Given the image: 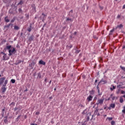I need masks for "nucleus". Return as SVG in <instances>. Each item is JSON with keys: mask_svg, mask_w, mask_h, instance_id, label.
I'll return each instance as SVG.
<instances>
[{"mask_svg": "<svg viewBox=\"0 0 125 125\" xmlns=\"http://www.w3.org/2000/svg\"><path fill=\"white\" fill-rule=\"evenodd\" d=\"M90 117H91V120H92V119H93V115H91V113H90V112L88 113V114H87V116H86V121L85 122H88V121H89L90 120Z\"/></svg>", "mask_w": 125, "mask_h": 125, "instance_id": "f257e3e1", "label": "nucleus"}, {"mask_svg": "<svg viewBox=\"0 0 125 125\" xmlns=\"http://www.w3.org/2000/svg\"><path fill=\"white\" fill-rule=\"evenodd\" d=\"M104 99H99L97 101V104L98 105H102L103 104V103L104 102Z\"/></svg>", "mask_w": 125, "mask_h": 125, "instance_id": "f03ea898", "label": "nucleus"}, {"mask_svg": "<svg viewBox=\"0 0 125 125\" xmlns=\"http://www.w3.org/2000/svg\"><path fill=\"white\" fill-rule=\"evenodd\" d=\"M5 79V77H3L0 78V85H1V84H2V83H4Z\"/></svg>", "mask_w": 125, "mask_h": 125, "instance_id": "7ed1b4c3", "label": "nucleus"}, {"mask_svg": "<svg viewBox=\"0 0 125 125\" xmlns=\"http://www.w3.org/2000/svg\"><path fill=\"white\" fill-rule=\"evenodd\" d=\"M107 83V81L104 80L103 79H102L100 82L98 83V85H99L100 83H102V84H105Z\"/></svg>", "mask_w": 125, "mask_h": 125, "instance_id": "20e7f679", "label": "nucleus"}, {"mask_svg": "<svg viewBox=\"0 0 125 125\" xmlns=\"http://www.w3.org/2000/svg\"><path fill=\"white\" fill-rule=\"evenodd\" d=\"M92 98H93V97L91 95H89L87 98V102H90V101H91L92 100Z\"/></svg>", "mask_w": 125, "mask_h": 125, "instance_id": "39448f33", "label": "nucleus"}, {"mask_svg": "<svg viewBox=\"0 0 125 125\" xmlns=\"http://www.w3.org/2000/svg\"><path fill=\"white\" fill-rule=\"evenodd\" d=\"M9 59V57H8L7 56V55H6V54H5L4 55H3V60H8Z\"/></svg>", "mask_w": 125, "mask_h": 125, "instance_id": "423d86ee", "label": "nucleus"}, {"mask_svg": "<svg viewBox=\"0 0 125 125\" xmlns=\"http://www.w3.org/2000/svg\"><path fill=\"white\" fill-rule=\"evenodd\" d=\"M7 83H8V80H5L4 84L2 85V87H5Z\"/></svg>", "mask_w": 125, "mask_h": 125, "instance_id": "0eeeda50", "label": "nucleus"}, {"mask_svg": "<svg viewBox=\"0 0 125 125\" xmlns=\"http://www.w3.org/2000/svg\"><path fill=\"white\" fill-rule=\"evenodd\" d=\"M39 63L40 64V65H45V62H44L42 60L39 61Z\"/></svg>", "mask_w": 125, "mask_h": 125, "instance_id": "6e6552de", "label": "nucleus"}, {"mask_svg": "<svg viewBox=\"0 0 125 125\" xmlns=\"http://www.w3.org/2000/svg\"><path fill=\"white\" fill-rule=\"evenodd\" d=\"M27 31H28L29 33L32 31V24H30L29 27L27 28Z\"/></svg>", "mask_w": 125, "mask_h": 125, "instance_id": "1a4fd4ad", "label": "nucleus"}, {"mask_svg": "<svg viewBox=\"0 0 125 125\" xmlns=\"http://www.w3.org/2000/svg\"><path fill=\"white\" fill-rule=\"evenodd\" d=\"M1 89V91L3 93H4V92H5V91H6V87H2Z\"/></svg>", "mask_w": 125, "mask_h": 125, "instance_id": "9d476101", "label": "nucleus"}, {"mask_svg": "<svg viewBox=\"0 0 125 125\" xmlns=\"http://www.w3.org/2000/svg\"><path fill=\"white\" fill-rule=\"evenodd\" d=\"M35 64H36V62H33L32 63L29 64V66L31 67V68H32V69H33Z\"/></svg>", "mask_w": 125, "mask_h": 125, "instance_id": "9b49d317", "label": "nucleus"}, {"mask_svg": "<svg viewBox=\"0 0 125 125\" xmlns=\"http://www.w3.org/2000/svg\"><path fill=\"white\" fill-rule=\"evenodd\" d=\"M10 48H11V45L6 46V48H4V50H6V49L10 50Z\"/></svg>", "mask_w": 125, "mask_h": 125, "instance_id": "f8f14e48", "label": "nucleus"}, {"mask_svg": "<svg viewBox=\"0 0 125 125\" xmlns=\"http://www.w3.org/2000/svg\"><path fill=\"white\" fill-rule=\"evenodd\" d=\"M95 92V91H94V90H92L89 91V93L91 95H93V94H94Z\"/></svg>", "mask_w": 125, "mask_h": 125, "instance_id": "ddd939ff", "label": "nucleus"}, {"mask_svg": "<svg viewBox=\"0 0 125 125\" xmlns=\"http://www.w3.org/2000/svg\"><path fill=\"white\" fill-rule=\"evenodd\" d=\"M10 25H11V23H10V24L7 25H5V26H4V29H6V28H7V29H8V28H9V27H10Z\"/></svg>", "mask_w": 125, "mask_h": 125, "instance_id": "4468645a", "label": "nucleus"}, {"mask_svg": "<svg viewBox=\"0 0 125 125\" xmlns=\"http://www.w3.org/2000/svg\"><path fill=\"white\" fill-rule=\"evenodd\" d=\"M120 103H123V102H124V98H123V97H120Z\"/></svg>", "mask_w": 125, "mask_h": 125, "instance_id": "2eb2a0df", "label": "nucleus"}, {"mask_svg": "<svg viewBox=\"0 0 125 125\" xmlns=\"http://www.w3.org/2000/svg\"><path fill=\"white\" fill-rule=\"evenodd\" d=\"M19 26H17V25H15L14 26V30H19Z\"/></svg>", "mask_w": 125, "mask_h": 125, "instance_id": "dca6fc26", "label": "nucleus"}, {"mask_svg": "<svg viewBox=\"0 0 125 125\" xmlns=\"http://www.w3.org/2000/svg\"><path fill=\"white\" fill-rule=\"evenodd\" d=\"M115 104H111L110 105V108H115Z\"/></svg>", "mask_w": 125, "mask_h": 125, "instance_id": "f3484780", "label": "nucleus"}, {"mask_svg": "<svg viewBox=\"0 0 125 125\" xmlns=\"http://www.w3.org/2000/svg\"><path fill=\"white\" fill-rule=\"evenodd\" d=\"M22 62V61L19 60L16 62V65H19V64H20Z\"/></svg>", "mask_w": 125, "mask_h": 125, "instance_id": "a211bd4d", "label": "nucleus"}, {"mask_svg": "<svg viewBox=\"0 0 125 125\" xmlns=\"http://www.w3.org/2000/svg\"><path fill=\"white\" fill-rule=\"evenodd\" d=\"M23 0H21L18 3V5H22V4H23Z\"/></svg>", "mask_w": 125, "mask_h": 125, "instance_id": "6ab92c4d", "label": "nucleus"}, {"mask_svg": "<svg viewBox=\"0 0 125 125\" xmlns=\"http://www.w3.org/2000/svg\"><path fill=\"white\" fill-rule=\"evenodd\" d=\"M4 122H5V124L7 123L8 120H7V117H5L4 118Z\"/></svg>", "mask_w": 125, "mask_h": 125, "instance_id": "aec40b11", "label": "nucleus"}, {"mask_svg": "<svg viewBox=\"0 0 125 125\" xmlns=\"http://www.w3.org/2000/svg\"><path fill=\"white\" fill-rule=\"evenodd\" d=\"M33 35H32V36H30V38H29L28 41H29V42H32V40H33Z\"/></svg>", "mask_w": 125, "mask_h": 125, "instance_id": "412c9836", "label": "nucleus"}, {"mask_svg": "<svg viewBox=\"0 0 125 125\" xmlns=\"http://www.w3.org/2000/svg\"><path fill=\"white\" fill-rule=\"evenodd\" d=\"M4 20L5 22H7V23L9 22V20L7 19V17H5Z\"/></svg>", "mask_w": 125, "mask_h": 125, "instance_id": "4be33fe9", "label": "nucleus"}, {"mask_svg": "<svg viewBox=\"0 0 125 125\" xmlns=\"http://www.w3.org/2000/svg\"><path fill=\"white\" fill-rule=\"evenodd\" d=\"M116 28H118L119 29H121V28H123V24H121L119 25H118Z\"/></svg>", "mask_w": 125, "mask_h": 125, "instance_id": "5701e85b", "label": "nucleus"}, {"mask_svg": "<svg viewBox=\"0 0 125 125\" xmlns=\"http://www.w3.org/2000/svg\"><path fill=\"white\" fill-rule=\"evenodd\" d=\"M37 78L39 79H41V78H42V74H41V73H38Z\"/></svg>", "mask_w": 125, "mask_h": 125, "instance_id": "b1692460", "label": "nucleus"}, {"mask_svg": "<svg viewBox=\"0 0 125 125\" xmlns=\"http://www.w3.org/2000/svg\"><path fill=\"white\" fill-rule=\"evenodd\" d=\"M112 97H113V94H111L110 95V97L107 99V100H107V101H109V100H110V98H112Z\"/></svg>", "mask_w": 125, "mask_h": 125, "instance_id": "393cba45", "label": "nucleus"}, {"mask_svg": "<svg viewBox=\"0 0 125 125\" xmlns=\"http://www.w3.org/2000/svg\"><path fill=\"white\" fill-rule=\"evenodd\" d=\"M66 21H70L71 22H73V20H72V19H70L69 18H67L66 19Z\"/></svg>", "mask_w": 125, "mask_h": 125, "instance_id": "a878e982", "label": "nucleus"}, {"mask_svg": "<svg viewBox=\"0 0 125 125\" xmlns=\"http://www.w3.org/2000/svg\"><path fill=\"white\" fill-rule=\"evenodd\" d=\"M106 120H108V121H112V120H113V117H107Z\"/></svg>", "mask_w": 125, "mask_h": 125, "instance_id": "bb28decb", "label": "nucleus"}, {"mask_svg": "<svg viewBox=\"0 0 125 125\" xmlns=\"http://www.w3.org/2000/svg\"><path fill=\"white\" fill-rule=\"evenodd\" d=\"M120 68H121V69H122V70H123V71L125 72V67L120 66Z\"/></svg>", "mask_w": 125, "mask_h": 125, "instance_id": "cd10ccee", "label": "nucleus"}, {"mask_svg": "<svg viewBox=\"0 0 125 125\" xmlns=\"http://www.w3.org/2000/svg\"><path fill=\"white\" fill-rule=\"evenodd\" d=\"M113 87H111L110 88V90H111L112 91V90H114V89H115L116 88V87L114 85H112Z\"/></svg>", "mask_w": 125, "mask_h": 125, "instance_id": "c85d7f7f", "label": "nucleus"}, {"mask_svg": "<svg viewBox=\"0 0 125 125\" xmlns=\"http://www.w3.org/2000/svg\"><path fill=\"white\" fill-rule=\"evenodd\" d=\"M9 56L12 55V53L11 52V50H9Z\"/></svg>", "mask_w": 125, "mask_h": 125, "instance_id": "c756f323", "label": "nucleus"}, {"mask_svg": "<svg viewBox=\"0 0 125 125\" xmlns=\"http://www.w3.org/2000/svg\"><path fill=\"white\" fill-rule=\"evenodd\" d=\"M11 82L12 83H15V79H12V80H11Z\"/></svg>", "mask_w": 125, "mask_h": 125, "instance_id": "7c9ffc66", "label": "nucleus"}, {"mask_svg": "<svg viewBox=\"0 0 125 125\" xmlns=\"http://www.w3.org/2000/svg\"><path fill=\"white\" fill-rule=\"evenodd\" d=\"M98 95H102V93H100V90H98Z\"/></svg>", "mask_w": 125, "mask_h": 125, "instance_id": "2f4dec72", "label": "nucleus"}, {"mask_svg": "<svg viewBox=\"0 0 125 125\" xmlns=\"http://www.w3.org/2000/svg\"><path fill=\"white\" fill-rule=\"evenodd\" d=\"M111 98L112 100L114 101L115 99H116V96L113 95Z\"/></svg>", "mask_w": 125, "mask_h": 125, "instance_id": "473e14b6", "label": "nucleus"}, {"mask_svg": "<svg viewBox=\"0 0 125 125\" xmlns=\"http://www.w3.org/2000/svg\"><path fill=\"white\" fill-rule=\"evenodd\" d=\"M15 105V103L12 102L11 104H10V106H14Z\"/></svg>", "mask_w": 125, "mask_h": 125, "instance_id": "72a5a7b5", "label": "nucleus"}, {"mask_svg": "<svg viewBox=\"0 0 125 125\" xmlns=\"http://www.w3.org/2000/svg\"><path fill=\"white\" fill-rule=\"evenodd\" d=\"M111 125H115V121H111Z\"/></svg>", "mask_w": 125, "mask_h": 125, "instance_id": "f704fd0d", "label": "nucleus"}, {"mask_svg": "<svg viewBox=\"0 0 125 125\" xmlns=\"http://www.w3.org/2000/svg\"><path fill=\"white\" fill-rule=\"evenodd\" d=\"M14 21H15V18H13V19L11 21V23H14Z\"/></svg>", "mask_w": 125, "mask_h": 125, "instance_id": "c9c22d12", "label": "nucleus"}, {"mask_svg": "<svg viewBox=\"0 0 125 125\" xmlns=\"http://www.w3.org/2000/svg\"><path fill=\"white\" fill-rule=\"evenodd\" d=\"M15 51V48H13L12 50H11V52L12 53H13V52H14Z\"/></svg>", "mask_w": 125, "mask_h": 125, "instance_id": "e433bc0d", "label": "nucleus"}, {"mask_svg": "<svg viewBox=\"0 0 125 125\" xmlns=\"http://www.w3.org/2000/svg\"><path fill=\"white\" fill-rule=\"evenodd\" d=\"M35 115H37L38 116V115H40V112L39 111L36 112Z\"/></svg>", "mask_w": 125, "mask_h": 125, "instance_id": "4c0bfd02", "label": "nucleus"}, {"mask_svg": "<svg viewBox=\"0 0 125 125\" xmlns=\"http://www.w3.org/2000/svg\"><path fill=\"white\" fill-rule=\"evenodd\" d=\"M19 12L20 13H21L22 12V9L21 8H19Z\"/></svg>", "mask_w": 125, "mask_h": 125, "instance_id": "58836bf2", "label": "nucleus"}, {"mask_svg": "<svg viewBox=\"0 0 125 125\" xmlns=\"http://www.w3.org/2000/svg\"><path fill=\"white\" fill-rule=\"evenodd\" d=\"M117 18H118V19H120V18H121V15H118Z\"/></svg>", "mask_w": 125, "mask_h": 125, "instance_id": "ea45409f", "label": "nucleus"}, {"mask_svg": "<svg viewBox=\"0 0 125 125\" xmlns=\"http://www.w3.org/2000/svg\"><path fill=\"white\" fill-rule=\"evenodd\" d=\"M125 42H124V45L123 46V49H125Z\"/></svg>", "mask_w": 125, "mask_h": 125, "instance_id": "a19ab883", "label": "nucleus"}, {"mask_svg": "<svg viewBox=\"0 0 125 125\" xmlns=\"http://www.w3.org/2000/svg\"><path fill=\"white\" fill-rule=\"evenodd\" d=\"M115 31L114 29H112L110 31V33H113Z\"/></svg>", "mask_w": 125, "mask_h": 125, "instance_id": "79ce46f5", "label": "nucleus"}, {"mask_svg": "<svg viewBox=\"0 0 125 125\" xmlns=\"http://www.w3.org/2000/svg\"><path fill=\"white\" fill-rule=\"evenodd\" d=\"M100 8L101 10H102V9H103V7L101 6H100Z\"/></svg>", "mask_w": 125, "mask_h": 125, "instance_id": "37998d69", "label": "nucleus"}, {"mask_svg": "<svg viewBox=\"0 0 125 125\" xmlns=\"http://www.w3.org/2000/svg\"><path fill=\"white\" fill-rule=\"evenodd\" d=\"M44 82H45V83H47V79L45 78L44 79Z\"/></svg>", "mask_w": 125, "mask_h": 125, "instance_id": "c03bdc74", "label": "nucleus"}, {"mask_svg": "<svg viewBox=\"0 0 125 125\" xmlns=\"http://www.w3.org/2000/svg\"><path fill=\"white\" fill-rule=\"evenodd\" d=\"M42 15H43V16H44V17L46 16V15L44 14V13H42Z\"/></svg>", "mask_w": 125, "mask_h": 125, "instance_id": "a18cd8bd", "label": "nucleus"}, {"mask_svg": "<svg viewBox=\"0 0 125 125\" xmlns=\"http://www.w3.org/2000/svg\"><path fill=\"white\" fill-rule=\"evenodd\" d=\"M121 93L122 94H124V93H125V91H121Z\"/></svg>", "mask_w": 125, "mask_h": 125, "instance_id": "49530a36", "label": "nucleus"}, {"mask_svg": "<svg viewBox=\"0 0 125 125\" xmlns=\"http://www.w3.org/2000/svg\"><path fill=\"white\" fill-rule=\"evenodd\" d=\"M122 112H123L124 114H125V110H122Z\"/></svg>", "mask_w": 125, "mask_h": 125, "instance_id": "de8ad7c7", "label": "nucleus"}, {"mask_svg": "<svg viewBox=\"0 0 125 125\" xmlns=\"http://www.w3.org/2000/svg\"><path fill=\"white\" fill-rule=\"evenodd\" d=\"M73 10H71L70 11V13H73Z\"/></svg>", "mask_w": 125, "mask_h": 125, "instance_id": "09e8293b", "label": "nucleus"}, {"mask_svg": "<svg viewBox=\"0 0 125 125\" xmlns=\"http://www.w3.org/2000/svg\"><path fill=\"white\" fill-rule=\"evenodd\" d=\"M1 54H3V55H4V54H5V53H4L3 52H1Z\"/></svg>", "mask_w": 125, "mask_h": 125, "instance_id": "8fccbe9b", "label": "nucleus"}, {"mask_svg": "<svg viewBox=\"0 0 125 125\" xmlns=\"http://www.w3.org/2000/svg\"><path fill=\"white\" fill-rule=\"evenodd\" d=\"M125 4L123 5V9H125Z\"/></svg>", "mask_w": 125, "mask_h": 125, "instance_id": "3c124183", "label": "nucleus"}, {"mask_svg": "<svg viewBox=\"0 0 125 125\" xmlns=\"http://www.w3.org/2000/svg\"><path fill=\"white\" fill-rule=\"evenodd\" d=\"M99 85H98L97 86V88L98 89V90L99 89V87L98 86Z\"/></svg>", "mask_w": 125, "mask_h": 125, "instance_id": "603ef678", "label": "nucleus"}, {"mask_svg": "<svg viewBox=\"0 0 125 125\" xmlns=\"http://www.w3.org/2000/svg\"><path fill=\"white\" fill-rule=\"evenodd\" d=\"M74 35H77V32H74Z\"/></svg>", "mask_w": 125, "mask_h": 125, "instance_id": "864d4df0", "label": "nucleus"}, {"mask_svg": "<svg viewBox=\"0 0 125 125\" xmlns=\"http://www.w3.org/2000/svg\"><path fill=\"white\" fill-rule=\"evenodd\" d=\"M80 107H83V104H80Z\"/></svg>", "mask_w": 125, "mask_h": 125, "instance_id": "5fc2aeb1", "label": "nucleus"}, {"mask_svg": "<svg viewBox=\"0 0 125 125\" xmlns=\"http://www.w3.org/2000/svg\"><path fill=\"white\" fill-rule=\"evenodd\" d=\"M49 84H51V80L50 81V82H49Z\"/></svg>", "mask_w": 125, "mask_h": 125, "instance_id": "6e6d98bb", "label": "nucleus"}, {"mask_svg": "<svg viewBox=\"0 0 125 125\" xmlns=\"http://www.w3.org/2000/svg\"><path fill=\"white\" fill-rule=\"evenodd\" d=\"M26 18H28H28H29V15H28L27 16H26Z\"/></svg>", "mask_w": 125, "mask_h": 125, "instance_id": "4d7b16f0", "label": "nucleus"}, {"mask_svg": "<svg viewBox=\"0 0 125 125\" xmlns=\"http://www.w3.org/2000/svg\"><path fill=\"white\" fill-rule=\"evenodd\" d=\"M123 97H124V98H125V95H123V96H122V98H123Z\"/></svg>", "mask_w": 125, "mask_h": 125, "instance_id": "13d9d810", "label": "nucleus"}, {"mask_svg": "<svg viewBox=\"0 0 125 125\" xmlns=\"http://www.w3.org/2000/svg\"><path fill=\"white\" fill-rule=\"evenodd\" d=\"M95 83H97V80H96Z\"/></svg>", "mask_w": 125, "mask_h": 125, "instance_id": "bf43d9fd", "label": "nucleus"}, {"mask_svg": "<svg viewBox=\"0 0 125 125\" xmlns=\"http://www.w3.org/2000/svg\"><path fill=\"white\" fill-rule=\"evenodd\" d=\"M31 125H35V124L32 123L31 124Z\"/></svg>", "mask_w": 125, "mask_h": 125, "instance_id": "052dcab7", "label": "nucleus"}, {"mask_svg": "<svg viewBox=\"0 0 125 125\" xmlns=\"http://www.w3.org/2000/svg\"><path fill=\"white\" fill-rule=\"evenodd\" d=\"M123 108H124V110H125V106H124Z\"/></svg>", "mask_w": 125, "mask_h": 125, "instance_id": "680f3d73", "label": "nucleus"}, {"mask_svg": "<svg viewBox=\"0 0 125 125\" xmlns=\"http://www.w3.org/2000/svg\"><path fill=\"white\" fill-rule=\"evenodd\" d=\"M25 119H26L27 118V116H25Z\"/></svg>", "mask_w": 125, "mask_h": 125, "instance_id": "e2e57ef3", "label": "nucleus"}, {"mask_svg": "<svg viewBox=\"0 0 125 125\" xmlns=\"http://www.w3.org/2000/svg\"><path fill=\"white\" fill-rule=\"evenodd\" d=\"M20 117V116H19L18 117V118L19 119Z\"/></svg>", "mask_w": 125, "mask_h": 125, "instance_id": "0e129e2a", "label": "nucleus"}, {"mask_svg": "<svg viewBox=\"0 0 125 125\" xmlns=\"http://www.w3.org/2000/svg\"><path fill=\"white\" fill-rule=\"evenodd\" d=\"M54 90H56V88H54Z\"/></svg>", "mask_w": 125, "mask_h": 125, "instance_id": "69168bd1", "label": "nucleus"}, {"mask_svg": "<svg viewBox=\"0 0 125 125\" xmlns=\"http://www.w3.org/2000/svg\"><path fill=\"white\" fill-rule=\"evenodd\" d=\"M0 21H1V18H0Z\"/></svg>", "mask_w": 125, "mask_h": 125, "instance_id": "338daca9", "label": "nucleus"}, {"mask_svg": "<svg viewBox=\"0 0 125 125\" xmlns=\"http://www.w3.org/2000/svg\"><path fill=\"white\" fill-rule=\"evenodd\" d=\"M0 77H1V74H0Z\"/></svg>", "mask_w": 125, "mask_h": 125, "instance_id": "774afa93", "label": "nucleus"}]
</instances>
